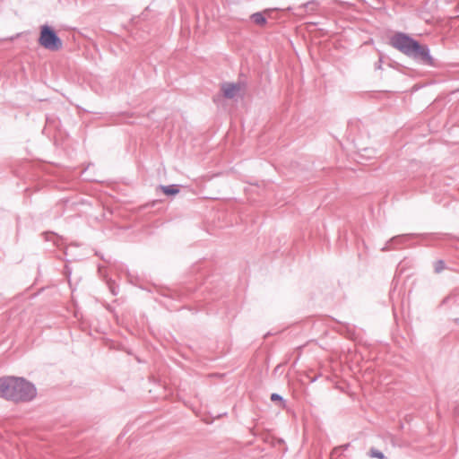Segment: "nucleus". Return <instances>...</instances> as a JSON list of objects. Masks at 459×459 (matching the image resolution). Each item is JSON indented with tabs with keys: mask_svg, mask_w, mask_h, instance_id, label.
Listing matches in <instances>:
<instances>
[{
	"mask_svg": "<svg viewBox=\"0 0 459 459\" xmlns=\"http://www.w3.org/2000/svg\"><path fill=\"white\" fill-rule=\"evenodd\" d=\"M37 394L33 384L23 377H5L0 378V397L13 402H29Z\"/></svg>",
	"mask_w": 459,
	"mask_h": 459,
	"instance_id": "nucleus-1",
	"label": "nucleus"
},
{
	"mask_svg": "<svg viewBox=\"0 0 459 459\" xmlns=\"http://www.w3.org/2000/svg\"><path fill=\"white\" fill-rule=\"evenodd\" d=\"M391 44L405 55H412L429 65L433 64V59L429 53L428 48L421 46L419 42L405 34L398 33L394 35L391 39Z\"/></svg>",
	"mask_w": 459,
	"mask_h": 459,
	"instance_id": "nucleus-2",
	"label": "nucleus"
},
{
	"mask_svg": "<svg viewBox=\"0 0 459 459\" xmlns=\"http://www.w3.org/2000/svg\"><path fill=\"white\" fill-rule=\"evenodd\" d=\"M39 44L50 51H58L63 47L61 39L56 35L55 30L48 25L40 27Z\"/></svg>",
	"mask_w": 459,
	"mask_h": 459,
	"instance_id": "nucleus-3",
	"label": "nucleus"
},
{
	"mask_svg": "<svg viewBox=\"0 0 459 459\" xmlns=\"http://www.w3.org/2000/svg\"><path fill=\"white\" fill-rule=\"evenodd\" d=\"M221 91L226 98H234L242 91V86L235 83H224Z\"/></svg>",
	"mask_w": 459,
	"mask_h": 459,
	"instance_id": "nucleus-4",
	"label": "nucleus"
},
{
	"mask_svg": "<svg viewBox=\"0 0 459 459\" xmlns=\"http://www.w3.org/2000/svg\"><path fill=\"white\" fill-rule=\"evenodd\" d=\"M414 237H416V234H401L390 238L389 243H394L396 248H398L400 246L404 245L408 240L411 239Z\"/></svg>",
	"mask_w": 459,
	"mask_h": 459,
	"instance_id": "nucleus-5",
	"label": "nucleus"
},
{
	"mask_svg": "<svg viewBox=\"0 0 459 459\" xmlns=\"http://www.w3.org/2000/svg\"><path fill=\"white\" fill-rule=\"evenodd\" d=\"M272 10H265L264 13H255L251 16L252 21L260 26H264L266 23V18L264 14L270 16Z\"/></svg>",
	"mask_w": 459,
	"mask_h": 459,
	"instance_id": "nucleus-6",
	"label": "nucleus"
},
{
	"mask_svg": "<svg viewBox=\"0 0 459 459\" xmlns=\"http://www.w3.org/2000/svg\"><path fill=\"white\" fill-rule=\"evenodd\" d=\"M162 192L168 196H173L179 193L178 185L160 186Z\"/></svg>",
	"mask_w": 459,
	"mask_h": 459,
	"instance_id": "nucleus-7",
	"label": "nucleus"
},
{
	"mask_svg": "<svg viewBox=\"0 0 459 459\" xmlns=\"http://www.w3.org/2000/svg\"><path fill=\"white\" fill-rule=\"evenodd\" d=\"M270 399H271L272 402L277 403L280 407H281V408H285L286 407V401L284 400V398L281 394L273 393V394H271Z\"/></svg>",
	"mask_w": 459,
	"mask_h": 459,
	"instance_id": "nucleus-8",
	"label": "nucleus"
},
{
	"mask_svg": "<svg viewBox=\"0 0 459 459\" xmlns=\"http://www.w3.org/2000/svg\"><path fill=\"white\" fill-rule=\"evenodd\" d=\"M446 267V264L443 260H437L434 264V271L436 273H440Z\"/></svg>",
	"mask_w": 459,
	"mask_h": 459,
	"instance_id": "nucleus-9",
	"label": "nucleus"
},
{
	"mask_svg": "<svg viewBox=\"0 0 459 459\" xmlns=\"http://www.w3.org/2000/svg\"><path fill=\"white\" fill-rule=\"evenodd\" d=\"M369 455L371 457H375V458H378V459H386L384 453H382L381 451H379L376 448H371L369 451Z\"/></svg>",
	"mask_w": 459,
	"mask_h": 459,
	"instance_id": "nucleus-10",
	"label": "nucleus"
},
{
	"mask_svg": "<svg viewBox=\"0 0 459 459\" xmlns=\"http://www.w3.org/2000/svg\"><path fill=\"white\" fill-rule=\"evenodd\" d=\"M359 157L358 158H360V157L362 158L364 156H368L369 157L370 154H371V148L364 147L362 149H359Z\"/></svg>",
	"mask_w": 459,
	"mask_h": 459,
	"instance_id": "nucleus-11",
	"label": "nucleus"
},
{
	"mask_svg": "<svg viewBox=\"0 0 459 459\" xmlns=\"http://www.w3.org/2000/svg\"><path fill=\"white\" fill-rule=\"evenodd\" d=\"M396 248L395 245L394 243H389V240L385 244V246L381 248V251H389L392 249Z\"/></svg>",
	"mask_w": 459,
	"mask_h": 459,
	"instance_id": "nucleus-12",
	"label": "nucleus"
},
{
	"mask_svg": "<svg viewBox=\"0 0 459 459\" xmlns=\"http://www.w3.org/2000/svg\"><path fill=\"white\" fill-rule=\"evenodd\" d=\"M108 288H109L111 293L114 296L117 295L118 290H117V287L115 285V283L111 282V281H108Z\"/></svg>",
	"mask_w": 459,
	"mask_h": 459,
	"instance_id": "nucleus-13",
	"label": "nucleus"
}]
</instances>
